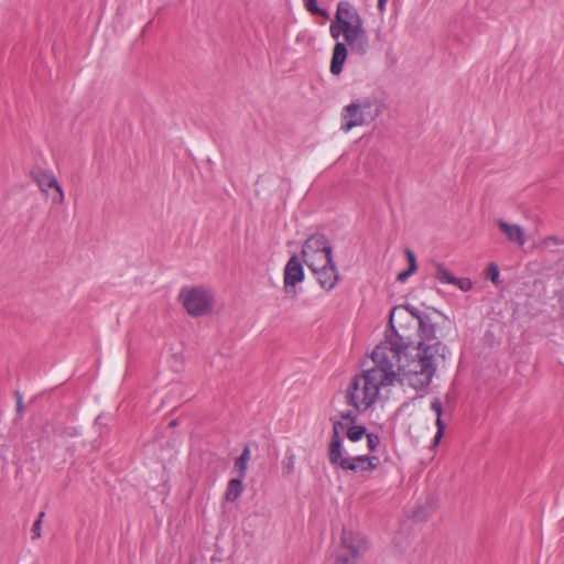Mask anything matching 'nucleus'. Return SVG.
Instances as JSON below:
<instances>
[{
  "label": "nucleus",
  "mask_w": 564,
  "mask_h": 564,
  "mask_svg": "<svg viewBox=\"0 0 564 564\" xmlns=\"http://www.w3.org/2000/svg\"><path fill=\"white\" fill-rule=\"evenodd\" d=\"M402 321L409 322L417 328L420 340L417 346L412 348L415 354L408 351L410 338L397 332L388 334L384 340L392 341L398 346L397 382L421 391L432 382L440 360L445 358L446 346L437 338L436 324L427 313L409 304L400 305L391 311L390 324L393 326L394 323L401 324Z\"/></svg>",
  "instance_id": "f257e3e1"
},
{
  "label": "nucleus",
  "mask_w": 564,
  "mask_h": 564,
  "mask_svg": "<svg viewBox=\"0 0 564 564\" xmlns=\"http://www.w3.org/2000/svg\"><path fill=\"white\" fill-rule=\"evenodd\" d=\"M398 346L389 340L380 343L372 351L373 366L354 376L345 391V401L357 414L386 402L397 383L395 360Z\"/></svg>",
  "instance_id": "f03ea898"
},
{
  "label": "nucleus",
  "mask_w": 564,
  "mask_h": 564,
  "mask_svg": "<svg viewBox=\"0 0 564 564\" xmlns=\"http://www.w3.org/2000/svg\"><path fill=\"white\" fill-rule=\"evenodd\" d=\"M329 33L337 40L343 36L344 42H337L333 48L329 70L333 75H339L346 62L348 50L352 54L364 56L368 53L370 41L365 28L364 19L358 10L348 1L337 4L335 18L329 25Z\"/></svg>",
  "instance_id": "7ed1b4c3"
},
{
  "label": "nucleus",
  "mask_w": 564,
  "mask_h": 564,
  "mask_svg": "<svg viewBox=\"0 0 564 564\" xmlns=\"http://www.w3.org/2000/svg\"><path fill=\"white\" fill-rule=\"evenodd\" d=\"M305 264L316 276L319 285L332 291L338 280V271L332 258V247L324 235L308 237L302 248Z\"/></svg>",
  "instance_id": "20e7f679"
},
{
  "label": "nucleus",
  "mask_w": 564,
  "mask_h": 564,
  "mask_svg": "<svg viewBox=\"0 0 564 564\" xmlns=\"http://www.w3.org/2000/svg\"><path fill=\"white\" fill-rule=\"evenodd\" d=\"M384 108V102L376 96L354 99L343 109V131L348 132L355 127L370 124L383 112Z\"/></svg>",
  "instance_id": "39448f33"
},
{
  "label": "nucleus",
  "mask_w": 564,
  "mask_h": 564,
  "mask_svg": "<svg viewBox=\"0 0 564 564\" xmlns=\"http://www.w3.org/2000/svg\"><path fill=\"white\" fill-rule=\"evenodd\" d=\"M367 546L364 535L351 530H343L340 544L335 550L334 558L327 564H359V558Z\"/></svg>",
  "instance_id": "423d86ee"
},
{
  "label": "nucleus",
  "mask_w": 564,
  "mask_h": 564,
  "mask_svg": "<svg viewBox=\"0 0 564 564\" xmlns=\"http://www.w3.org/2000/svg\"><path fill=\"white\" fill-rule=\"evenodd\" d=\"M178 297L185 311L192 316H202L212 311L214 295L206 286L183 288Z\"/></svg>",
  "instance_id": "0eeeda50"
},
{
  "label": "nucleus",
  "mask_w": 564,
  "mask_h": 564,
  "mask_svg": "<svg viewBox=\"0 0 564 564\" xmlns=\"http://www.w3.org/2000/svg\"><path fill=\"white\" fill-rule=\"evenodd\" d=\"M345 431L340 424H333V432L328 445V460L329 463L344 470L345 466L349 462L352 455H349L347 449L344 447Z\"/></svg>",
  "instance_id": "6e6552de"
},
{
  "label": "nucleus",
  "mask_w": 564,
  "mask_h": 564,
  "mask_svg": "<svg viewBox=\"0 0 564 564\" xmlns=\"http://www.w3.org/2000/svg\"><path fill=\"white\" fill-rule=\"evenodd\" d=\"M36 182L40 189L51 198L53 204H63L65 199L64 192L57 178L52 173L43 172L39 174Z\"/></svg>",
  "instance_id": "1a4fd4ad"
},
{
  "label": "nucleus",
  "mask_w": 564,
  "mask_h": 564,
  "mask_svg": "<svg viewBox=\"0 0 564 564\" xmlns=\"http://www.w3.org/2000/svg\"><path fill=\"white\" fill-rule=\"evenodd\" d=\"M304 279V270L296 256L289 259L284 268V290L286 293L294 291V286Z\"/></svg>",
  "instance_id": "9d476101"
},
{
  "label": "nucleus",
  "mask_w": 564,
  "mask_h": 564,
  "mask_svg": "<svg viewBox=\"0 0 564 564\" xmlns=\"http://www.w3.org/2000/svg\"><path fill=\"white\" fill-rule=\"evenodd\" d=\"M380 463L379 457L369 455H352L345 466V471L362 475L375 470Z\"/></svg>",
  "instance_id": "9b49d317"
},
{
  "label": "nucleus",
  "mask_w": 564,
  "mask_h": 564,
  "mask_svg": "<svg viewBox=\"0 0 564 564\" xmlns=\"http://www.w3.org/2000/svg\"><path fill=\"white\" fill-rule=\"evenodd\" d=\"M356 414V412L355 414L347 413L346 415L341 416V420L333 421V424H340L343 426V430L345 431L344 436L346 435L347 438L352 443L360 441L365 437V435H367L366 427L361 425H349V423L355 421Z\"/></svg>",
  "instance_id": "f8f14e48"
},
{
  "label": "nucleus",
  "mask_w": 564,
  "mask_h": 564,
  "mask_svg": "<svg viewBox=\"0 0 564 564\" xmlns=\"http://www.w3.org/2000/svg\"><path fill=\"white\" fill-rule=\"evenodd\" d=\"M499 229L505 234L508 241L522 247L527 242V235L524 229L517 224H511L505 220H498Z\"/></svg>",
  "instance_id": "ddd939ff"
},
{
  "label": "nucleus",
  "mask_w": 564,
  "mask_h": 564,
  "mask_svg": "<svg viewBox=\"0 0 564 564\" xmlns=\"http://www.w3.org/2000/svg\"><path fill=\"white\" fill-rule=\"evenodd\" d=\"M431 410L436 414V426H437V431H436V434L434 436V440H433V446H437L438 443L441 442V438L444 434V430H445V424L442 420V412H443V404H442V401L440 399H434L432 400L431 402Z\"/></svg>",
  "instance_id": "4468645a"
},
{
  "label": "nucleus",
  "mask_w": 564,
  "mask_h": 564,
  "mask_svg": "<svg viewBox=\"0 0 564 564\" xmlns=\"http://www.w3.org/2000/svg\"><path fill=\"white\" fill-rule=\"evenodd\" d=\"M240 476L238 478L231 479L226 489V500L227 501H236L242 494V480Z\"/></svg>",
  "instance_id": "2eb2a0df"
},
{
  "label": "nucleus",
  "mask_w": 564,
  "mask_h": 564,
  "mask_svg": "<svg viewBox=\"0 0 564 564\" xmlns=\"http://www.w3.org/2000/svg\"><path fill=\"white\" fill-rule=\"evenodd\" d=\"M249 459H250V448H249V446H246L243 448L242 453L239 455V457L235 462V468L238 470L239 476L241 478L246 477Z\"/></svg>",
  "instance_id": "dca6fc26"
},
{
  "label": "nucleus",
  "mask_w": 564,
  "mask_h": 564,
  "mask_svg": "<svg viewBox=\"0 0 564 564\" xmlns=\"http://www.w3.org/2000/svg\"><path fill=\"white\" fill-rule=\"evenodd\" d=\"M435 278L440 283L443 284H453L455 281V276L452 272L442 263H437L435 265Z\"/></svg>",
  "instance_id": "f3484780"
},
{
  "label": "nucleus",
  "mask_w": 564,
  "mask_h": 564,
  "mask_svg": "<svg viewBox=\"0 0 564 564\" xmlns=\"http://www.w3.org/2000/svg\"><path fill=\"white\" fill-rule=\"evenodd\" d=\"M405 256L409 262L408 271L413 274L416 272L417 265H416V258L412 250L405 249Z\"/></svg>",
  "instance_id": "a211bd4d"
},
{
  "label": "nucleus",
  "mask_w": 564,
  "mask_h": 564,
  "mask_svg": "<svg viewBox=\"0 0 564 564\" xmlns=\"http://www.w3.org/2000/svg\"><path fill=\"white\" fill-rule=\"evenodd\" d=\"M405 256L409 262L408 271L413 274L416 272L417 265H416V258L412 250L405 249Z\"/></svg>",
  "instance_id": "6ab92c4d"
},
{
  "label": "nucleus",
  "mask_w": 564,
  "mask_h": 564,
  "mask_svg": "<svg viewBox=\"0 0 564 564\" xmlns=\"http://www.w3.org/2000/svg\"><path fill=\"white\" fill-rule=\"evenodd\" d=\"M43 517H44V512H41L39 514L37 520L32 525L31 531H32L33 539H39L41 536V524H42Z\"/></svg>",
  "instance_id": "aec40b11"
},
{
  "label": "nucleus",
  "mask_w": 564,
  "mask_h": 564,
  "mask_svg": "<svg viewBox=\"0 0 564 564\" xmlns=\"http://www.w3.org/2000/svg\"><path fill=\"white\" fill-rule=\"evenodd\" d=\"M453 285H456L462 291H468L471 289V281L467 278L458 279L455 278Z\"/></svg>",
  "instance_id": "412c9836"
},
{
  "label": "nucleus",
  "mask_w": 564,
  "mask_h": 564,
  "mask_svg": "<svg viewBox=\"0 0 564 564\" xmlns=\"http://www.w3.org/2000/svg\"><path fill=\"white\" fill-rule=\"evenodd\" d=\"M365 437H367L368 449L370 452L375 451L378 447L379 443H380L379 437L377 435H375V434H368V433H367V435H365Z\"/></svg>",
  "instance_id": "4be33fe9"
},
{
  "label": "nucleus",
  "mask_w": 564,
  "mask_h": 564,
  "mask_svg": "<svg viewBox=\"0 0 564 564\" xmlns=\"http://www.w3.org/2000/svg\"><path fill=\"white\" fill-rule=\"evenodd\" d=\"M487 278L496 283L499 279V269L496 264H490L487 270Z\"/></svg>",
  "instance_id": "5701e85b"
},
{
  "label": "nucleus",
  "mask_w": 564,
  "mask_h": 564,
  "mask_svg": "<svg viewBox=\"0 0 564 564\" xmlns=\"http://www.w3.org/2000/svg\"><path fill=\"white\" fill-rule=\"evenodd\" d=\"M295 466V458L294 455H290L286 457V459L283 462V469L286 474H291L294 470Z\"/></svg>",
  "instance_id": "b1692460"
},
{
  "label": "nucleus",
  "mask_w": 564,
  "mask_h": 564,
  "mask_svg": "<svg viewBox=\"0 0 564 564\" xmlns=\"http://www.w3.org/2000/svg\"><path fill=\"white\" fill-rule=\"evenodd\" d=\"M306 9L312 13H322V10L317 7V0H306Z\"/></svg>",
  "instance_id": "393cba45"
},
{
  "label": "nucleus",
  "mask_w": 564,
  "mask_h": 564,
  "mask_svg": "<svg viewBox=\"0 0 564 564\" xmlns=\"http://www.w3.org/2000/svg\"><path fill=\"white\" fill-rule=\"evenodd\" d=\"M412 274L408 271H402L398 274L397 280L401 283H404Z\"/></svg>",
  "instance_id": "a878e982"
},
{
  "label": "nucleus",
  "mask_w": 564,
  "mask_h": 564,
  "mask_svg": "<svg viewBox=\"0 0 564 564\" xmlns=\"http://www.w3.org/2000/svg\"><path fill=\"white\" fill-rule=\"evenodd\" d=\"M387 2L388 0H378L377 8L381 15H383L386 12Z\"/></svg>",
  "instance_id": "bb28decb"
},
{
  "label": "nucleus",
  "mask_w": 564,
  "mask_h": 564,
  "mask_svg": "<svg viewBox=\"0 0 564 564\" xmlns=\"http://www.w3.org/2000/svg\"><path fill=\"white\" fill-rule=\"evenodd\" d=\"M100 420H101V416H98V417L96 419V423H99V422H100Z\"/></svg>",
  "instance_id": "cd10ccee"
},
{
  "label": "nucleus",
  "mask_w": 564,
  "mask_h": 564,
  "mask_svg": "<svg viewBox=\"0 0 564 564\" xmlns=\"http://www.w3.org/2000/svg\"><path fill=\"white\" fill-rule=\"evenodd\" d=\"M20 406H21V399H19V401H18V408L20 409Z\"/></svg>",
  "instance_id": "c85d7f7f"
}]
</instances>
